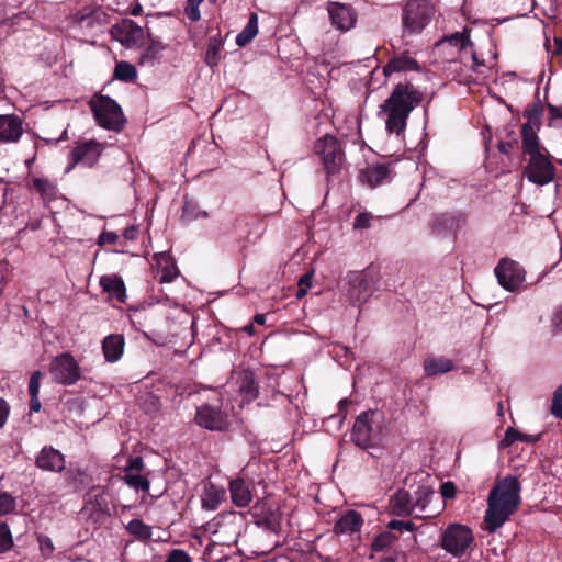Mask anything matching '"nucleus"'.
Here are the masks:
<instances>
[{"label":"nucleus","instance_id":"obj_34","mask_svg":"<svg viewBox=\"0 0 562 562\" xmlns=\"http://www.w3.org/2000/svg\"><path fill=\"white\" fill-rule=\"evenodd\" d=\"M33 188L42 195L45 201L53 200L57 194L55 183L44 178L33 179Z\"/></svg>","mask_w":562,"mask_h":562},{"label":"nucleus","instance_id":"obj_8","mask_svg":"<svg viewBox=\"0 0 562 562\" xmlns=\"http://www.w3.org/2000/svg\"><path fill=\"white\" fill-rule=\"evenodd\" d=\"M53 381L61 385H74L81 379V368L69 352L54 357L48 368Z\"/></svg>","mask_w":562,"mask_h":562},{"label":"nucleus","instance_id":"obj_55","mask_svg":"<svg viewBox=\"0 0 562 562\" xmlns=\"http://www.w3.org/2000/svg\"><path fill=\"white\" fill-rule=\"evenodd\" d=\"M513 148H514V143H512V142H501L498 144V149L503 154H509Z\"/></svg>","mask_w":562,"mask_h":562},{"label":"nucleus","instance_id":"obj_58","mask_svg":"<svg viewBox=\"0 0 562 562\" xmlns=\"http://www.w3.org/2000/svg\"><path fill=\"white\" fill-rule=\"evenodd\" d=\"M254 321L258 325H263L266 322V316L263 314H256Z\"/></svg>","mask_w":562,"mask_h":562},{"label":"nucleus","instance_id":"obj_20","mask_svg":"<svg viewBox=\"0 0 562 562\" xmlns=\"http://www.w3.org/2000/svg\"><path fill=\"white\" fill-rule=\"evenodd\" d=\"M362 525L363 518L361 514L353 509H348L336 521L334 532L336 535H352L359 532Z\"/></svg>","mask_w":562,"mask_h":562},{"label":"nucleus","instance_id":"obj_28","mask_svg":"<svg viewBox=\"0 0 562 562\" xmlns=\"http://www.w3.org/2000/svg\"><path fill=\"white\" fill-rule=\"evenodd\" d=\"M454 369L452 360L445 357H428L424 361L426 376H436L445 374Z\"/></svg>","mask_w":562,"mask_h":562},{"label":"nucleus","instance_id":"obj_52","mask_svg":"<svg viewBox=\"0 0 562 562\" xmlns=\"http://www.w3.org/2000/svg\"><path fill=\"white\" fill-rule=\"evenodd\" d=\"M117 239V236L113 232H104L99 236V244H114Z\"/></svg>","mask_w":562,"mask_h":562},{"label":"nucleus","instance_id":"obj_19","mask_svg":"<svg viewBox=\"0 0 562 562\" xmlns=\"http://www.w3.org/2000/svg\"><path fill=\"white\" fill-rule=\"evenodd\" d=\"M114 34L119 41L127 45H137L144 41L145 34L140 26L132 20H124L114 27Z\"/></svg>","mask_w":562,"mask_h":562},{"label":"nucleus","instance_id":"obj_7","mask_svg":"<svg viewBox=\"0 0 562 562\" xmlns=\"http://www.w3.org/2000/svg\"><path fill=\"white\" fill-rule=\"evenodd\" d=\"M473 543V531L461 524L449 525L441 536V548L454 558L465 555L472 549Z\"/></svg>","mask_w":562,"mask_h":562},{"label":"nucleus","instance_id":"obj_6","mask_svg":"<svg viewBox=\"0 0 562 562\" xmlns=\"http://www.w3.org/2000/svg\"><path fill=\"white\" fill-rule=\"evenodd\" d=\"M95 122L103 128L119 131L125 123L121 106L108 95H94L89 101Z\"/></svg>","mask_w":562,"mask_h":562},{"label":"nucleus","instance_id":"obj_60","mask_svg":"<svg viewBox=\"0 0 562 562\" xmlns=\"http://www.w3.org/2000/svg\"><path fill=\"white\" fill-rule=\"evenodd\" d=\"M307 288L305 286H299V291L296 293V297L301 299L302 296H304L307 292Z\"/></svg>","mask_w":562,"mask_h":562},{"label":"nucleus","instance_id":"obj_57","mask_svg":"<svg viewBox=\"0 0 562 562\" xmlns=\"http://www.w3.org/2000/svg\"><path fill=\"white\" fill-rule=\"evenodd\" d=\"M41 409V402L38 396L31 397L30 402V411L31 412H38Z\"/></svg>","mask_w":562,"mask_h":562},{"label":"nucleus","instance_id":"obj_62","mask_svg":"<svg viewBox=\"0 0 562 562\" xmlns=\"http://www.w3.org/2000/svg\"><path fill=\"white\" fill-rule=\"evenodd\" d=\"M558 53L562 54V41H555Z\"/></svg>","mask_w":562,"mask_h":562},{"label":"nucleus","instance_id":"obj_54","mask_svg":"<svg viewBox=\"0 0 562 562\" xmlns=\"http://www.w3.org/2000/svg\"><path fill=\"white\" fill-rule=\"evenodd\" d=\"M548 110L551 119H562V106L549 104Z\"/></svg>","mask_w":562,"mask_h":562},{"label":"nucleus","instance_id":"obj_47","mask_svg":"<svg viewBox=\"0 0 562 562\" xmlns=\"http://www.w3.org/2000/svg\"><path fill=\"white\" fill-rule=\"evenodd\" d=\"M389 528L393 530H406V531H413L415 528V525L412 521H403V520H391L389 522Z\"/></svg>","mask_w":562,"mask_h":562},{"label":"nucleus","instance_id":"obj_26","mask_svg":"<svg viewBox=\"0 0 562 562\" xmlns=\"http://www.w3.org/2000/svg\"><path fill=\"white\" fill-rule=\"evenodd\" d=\"M225 498V490L212 483L204 485L201 495L202 507L206 510H215Z\"/></svg>","mask_w":562,"mask_h":562},{"label":"nucleus","instance_id":"obj_50","mask_svg":"<svg viewBox=\"0 0 562 562\" xmlns=\"http://www.w3.org/2000/svg\"><path fill=\"white\" fill-rule=\"evenodd\" d=\"M40 548L45 555H50L54 551V546L48 537L40 538Z\"/></svg>","mask_w":562,"mask_h":562},{"label":"nucleus","instance_id":"obj_21","mask_svg":"<svg viewBox=\"0 0 562 562\" xmlns=\"http://www.w3.org/2000/svg\"><path fill=\"white\" fill-rule=\"evenodd\" d=\"M157 268V277L160 283L172 282L179 274V270L173 259L166 252H159L154 256Z\"/></svg>","mask_w":562,"mask_h":562},{"label":"nucleus","instance_id":"obj_25","mask_svg":"<svg viewBox=\"0 0 562 562\" xmlns=\"http://www.w3.org/2000/svg\"><path fill=\"white\" fill-rule=\"evenodd\" d=\"M419 66L416 59L407 54H400L392 57L384 67V74L389 76L397 71H413L418 70Z\"/></svg>","mask_w":562,"mask_h":562},{"label":"nucleus","instance_id":"obj_23","mask_svg":"<svg viewBox=\"0 0 562 562\" xmlns=\"http://www.w3.org/2000/svg\"><path fill=\"white\" fill-rule=\"evenodd\" d=\"M257 525L263 529L279 533L282 528V513L276 508L261 509L260 513H256Z\"/></svg>","mask_w":562,"mask_h":562},{"label":"nucleus","instance_id":"obj_2","mask_svg":"<svg viewBox=\"0 0 562 562\" xmlns=\"http://www.w3.org/2000/svg\"><path fill=\"white\" fill-rule=\"evenodd\" d=\"M522 151L528 161L524 168V176L537 186H546L555 177V167L550 155L529 123L522 125Z\"/></svg>","mask_w":562,"mask_h":562},{"label":"nucleus","instance_id":"obj_18","mask_svg":"<svg viewBox=\"0 0 562 562\" xmlns=\"http://www.w3.org/2000/svg\"><path fill=\"white\" fill-rule=\"evenodd\" d=\"M23 134L22 120L14 114L0 115V143H15Z\"/></svg>","mask_w":562,"mask_h":562},{"label":"nucleus","instance_id":"obj_17","mask_svg":"<svg viewBox=\"0 0 562 562\" xmlns=\"http://www.w3.org/2000/svg\"><path fill=\"white\" fill-rule=\"evenodd\" d=\"M362 183L375 188L392 179L391 165L376 164L362 169L359 175Z\"/></svg>","mask_w":562,"mask_h":562},{"label":"nucleus","instance_id":"obj_22","mask_svg":"<svg viewBox=\"0 0 562 562\" xmlns=\"http://www.w3.org/2000/svg\"><path fill=\"white\" fill-rule=\"evenodd\" d=\"M445 43H448L449 45L457 47L459 52L463 55H465L468 53V48H470L469 53L473 61V69L477 70V66L480 64L477 61L475 54L472 52V43L470 41V34L467 30H464L461 33L457 32L449 36H446L438 44L440 45Z\"/></svg>","mask_w":562,"mask_h":562},{"label":"nucleus","instance_id":"obj_56","mask_svg":"<svg viewBox=\"0 0 562 562\" xmlns=\"http://www.w3.org/2000/svg\"><path fill=\"white\" fill-rule=\"evenodd\" d=\"M123 235L126 239H134L137 235V229L134 226L127 227L124 229Z\"/></svg>","mask_w":562,"mask_h":562},{"label":"nucleus","instance_id":"obj_59","mask_svg":"<svg viewBox=\"0 0 562 562\" xmlns=\"http://www.w3.org/2000/svg\"><path fill=\"white\" fill-rule=\"evenodd\" d=\"M244 331L247 333L248 335H254L255 334L254 325H251V324L246 325L244 327Z\"/></svg>","mask_w":562,"mask_h":562},{"label":"nucleus","instance_id":"obj_35","mask_svg":"<svg viewBox=\"0 0 562 562\" xmlns=\"http://www.w3.org/2000/svg\"><path fill=\"white\" fill-rule=\"evenodd\" d=\"M137 77L136 68L127 61H119L115 65L114 78L121 81L130 82Z\"/></svg>","mask_w":562,"mask_h":562},{"label":"nucleus","instance_id":"obj_15","mask_svg":"<svg viewBox=\"0 0 562 562\" xmlns=\"http://www.w3.org/2000/svg\"><path fill=\"white\" fill-rule=\"evenodd\" d=\"M65 463V456L52 446L43 447L35 459L38 469L49 472H61Z\"/></svg>","mask_w":562,"mask_h":562},{"label":"nucleus","instance_id":"obj_4","mask_svg":"<svg viewBox=\"0 0 562 562\" xmlns=\"http://www.w3.org/2000/svg\"><path fill=\"white\" fill-rule=\"evenodd\" d=\"M434 491L427 485H419L412 494L405 490H398L390 499V507L396 516H411L417 518H431L436 513L430 510L429 504Z\"/></svg>","mask_w":562,"mask_h":562},{"label":"nucleus","instance_id":"obj_30","mask_svg":"<svg viewBox=\"0 0 562 562\" xmlns=\"http://www.w3.org/2000/svg\"><path fill=\"white\" fill-rule=\"evenodd\" d=\"M166 46L157 40H150L145 50L140 54L139 64L142 66H154L161 57Z\"/></svg>","mask_w":562,"mask_h":562},{"label":"nucleus","instance_id":"obj_63","mask_svg":"<svg viewBox=\"0 0 562 562\" xmlns=\"http://www.w3.org/2000/svg\"><path fill=\"white\" fill-rule=\"evenodd\" d=\"M139 12H140V7H136L133 9L132 14L137 15V14H139Z\"/></svg>","mask_w":562,"mask_h":562},{"label":"nucleus","instance_id":"obj_48","mask_svg":"<svg viewBox=\"0 0 562 562\" xmlns=\"http://www.w3.org/2000/svg\"><path fill=\"white\" fill-rule=\"evenodd\" d=\"M551 326L554 331L562 330V306H558L551 316Z\"/></svg>","mask_w":562,"mask_h":562},{"label":"nucleus","instance_id":"obj_24","mask_svg":"<svg viewBox=\"0 0 562 562\" xmlns=\"http://www.w3.org/2000/svg\"><path fill=\"white\" fill-rule=\"evenodd\" d=\"M102 350L109 362L117 361L124 350V337L122 335H109L103 339Z\"/></svg>","mask_w":562,"mask_h":562},{"label":"nucleus","instance_id":"obj_41","mask_svg":"<svg viewBox=\"0 0 562 562\" xmlns=\"http://www.w3.org/2000/svg\"><path fill=\"white\" fill-rule=\"evenodd\" d=\"M551 413L562 419V385L558 386L553 393Z\"/></svg>","mask_w":562,"mask_h":562},{"label":"nucleus","instance_id":"obj_51","mask_svg":"<svg viewBox=\"0 0 562 562\" xmlns=\"http://www.w3.org/2000/svg\"><path fill=\"white\" fill-rule=\"evenodd\" d=\"M9 413L10 406L3 398L0 397V428H2L7 423Z\"/></svg>","mask_w":562,"mask_h":562},{"label":"nucleus","instance_id":"obj_44","mask_svg":"<svg viewBox=\"0 0 562 562\" xmlns=\"http://www.w3.org/2000/svg\"><path fill=\"white\" fill-rule=\"evenodd\" d=\"M165 562H192V559L184 550L173 549L169 552Z\"/></svg>","mask_w":562,"mask_h":562},{"label":"nucleus","instance_id":"obj_36","mask_svg":"<svg viewBox=\"0 0 562 562\" xmlns=\"http://www.w3.org/2000/svg\"><path fill=\"white\" fill-rule=\"evenodd\" d=\"M221 49H222L221 41L217 40L216 37H211L209 41V44H207V48L205 52V58H204L205 63L210 67L217 66L220 58H221V56H220Z\"/></svg>","mask_w":562,"mask_h":562},{"label":"nucleus","instance_id":"obj_10","mask_svg":"<svg viewBox=\"0 0 562 562\" xmlns=\"http://www.w3.org/2000/svg\"><path fill=\"white\" fill-rule=\"evenodd\" d=\"M494 273L502 288L516 291L525 281L524 268L512 259H502L494 269Z\"/></svg>","mask_w":562,"mask_h":562},{"label":"nucleus","instance_id":"obj_53","mask_svg":"<svg viewBox=\"0 0 562 562\" xmlns=\"http://www.w3.org/2000/svg\"><path fill=\"white\" fill-rule=\"evenodd\" d=\"M312 272L304 273L299 280V286H305L307 289L312 285Z\"/></svg>","mask_w":562,"mask_h":562},{"label":"nucleus","instance_id":"obj_43","mask_svg":"<svg viewBox=\"0 0 562 562\" xmlns=\"http://www.w3.org/2000/svg\"><path fill=\"white\" fill-rule=\"evenodd\" d=\"M373 218L372 213L370 212H362L359 213L353 221V228L355 229H366L371 226V221Z\"/></svg>","mask_w":562,"mask_h":562},{"label":"nucleus","instance_id":"obj_38","mask_svg":"<svg viewBox=\"0 0 562 562\" xmlns=\"http://www.w3.org/2000/svg\"><path fill=\"white\" fill-rule=\"evenodd\" d=\"M350 285L352 288H359V292L356 294L357 301L364 300L369 295L368 294V280L363 276H361V274L356 276L350 281Z\"/></svg>","mask_w":562,"mask_h":562},{"label":"nucleus","instance_id":"obj_29","mask_svg":"<svg viewBox=\"0 0 562 562\" xmlns=\"http://www.w3.org/2000/svg\"><path fill=\"white\" fill-rule=\"evenodd\" d=\"M100 284L112 299L119 302H124L126 299V291L124 282L116 276H105L100 280Z\"/></svg>","mask_w":562,"mask_h":562},{"label":"nucleus","instance_id":"obj_46","mask_svg":"<svg viewBox=\"0 0 562 562\" xmlns=\"http://www.w3.org/2000/svg\"><path fill=\"white\" fill-rule=\"evenodd\" d=\"M42 373L41 371H35L32 373L29 382V392L31 397L38 396L40 393V383H41Z\"/></svg>","mask_w":562,"mask_h":562},{"label":"nucleus","instance_id":"obj_11","mask_svg":"<svg viewBox=\"0 0 562 562\" xmlns=\"http://www.w3.org/2000/svg\"><path fill=\"white\" fill-rule=\"evenodd\" d=\"M328 173L336 172L342 164V151L336 137L325 135L314 146Z\"/></svg>","mask_w":562,"mask_h":562},{"label":"nucleus","instance_id":"obj_14","mask_svg":"<svg viewBox=\"0 0 562 562\" xmlns=\"http://www.w3.org/2000/svg\"><path fill=\"white\" fill-rule=\"evenodd\" d=\"M144 467L143 459L136 457L128 460L124 468L123 481L136 491L147 492L149 490V481L142 474Z\"/></svg>","mask_w":562,"mask_h":562},{"label":"nucleus","instance_id":"obj_64","mask_svg":"<svg viewBox=\"0 0 562 562\" xmlns=\"http://www.w3.org/2000/svg\"><path fill=\"white\" fill-rule=\"evenodd\" d=\"M254 391V387L251 386V383H249L248 387H247V392L248 393H252Z\"/></svg>","mask_w":562,"mask_h":562},{"label":"nucleus","instance_id":"obj_61","mask_svg":"<svg viewBox=\"0 0 562 562\" xmlns=\"http://www.w3.org/2000/svg\"><path fill=\"white\" fill-rule=\"evenodd\" d=\"M349 404V401L347 398H342L339 401V409L340 412L345 409V407Z\"/></svg>","mask_w":562,"mask_h":562},{"label":"nucleus","instance_id":"obj_37","mask_svg":"<svg viewBox=\"0 0 562 562\" xmlns=\"http://www.w3.org/2000/svg\"><path fill=\"white\" fill-rule=\"evenodd\" d=\"M13 544L14 541L9 526L0 521V554L10 551Z\"/></svg>","mask_w":562,"mask_h":562},{"label":"nucleus","instance_id":"obj_49","mask_svg":"<svg viewBox=\"0 0 562 562\" xmlns=\"http://www.w3.org/2000/svg\"><path fill=\"white\" fill-rule=\"evenodd\" d=\"M456 485L454 483L448 481L441 484L440 493L443 498H453L456 496Z\"/></svg>","mask_w":562,"mask_h":562},{"label":"nucleus","instance_id":"obj_9","mask_svg":"<svg viewBox=\"0 0 562 562\" xmlns=\"http://www.w3.org/2000/svg\"><path fill=\"white\" fill-rule=\"evenodd\" d=\"M378 417L374 411L363 412L357 417L351 438L358 447L367 449L375 443L380 434Z\"/></svg>","mask_w":562,"mask_h":562},{"label":"nucleus","instance_id":"obj_33","mask_svg":"<svg viewBox=\"0 0 562 562\" xmlns=\"http://www.w3.org/2000/svg\"><path fill=\"white\" fill-rule=\"evenodd\" d=\"M126 529L137 540L146 541L151 538V527L140 519H132L127 524Z\"/></svg>","mask_w":562,"mask_h":562},{"label":"nucleus","instance_id":"obj_45","mask_svg":"<svg viewBox=\"0 0 562 562\" xmlns=\"http://www.w3.org/2000/svg\"><path fill=\"white\" fill-rule=\"evenodd\" d=\"M392 542V536L387 532L379 535L372 542L373 551H382Z\"/></svg>","mask_w":562,"mask_h":562},{"label":"nucleus","instance_id":"obj_1","mask_svg":"<svg viewBox=\"0 0 562 562\" xmlns=\"http://www.w3.org/2000/svg\"><path fill=\"white\" fill-rule=\"evenodd\" d=\"M521 485L514 475L497 480L487 497V508L484 515L485 529L495 532L518 509Z\"/></svg>","mask_w":562,"mask_h":562},{"label":"nucleus","instance_id":"obj_31","mask_svg":"<svg viewBox=\"0 0 562 562\" xmlns=\"http://www.w3.org/2000/svg\"><path fill=\"white\" fill-rule=\"evenodd\" d=\"M258 34V15L251 12L246 26L236 36V44L239 47H244L249 44Z\"/></svg>","mask_w":562,"mask_h":562},{"label":"nucleus","instance_id":"obj_5","mask_svg":"<svg viewBox=\"0 0 562 562\" xmlns=\"http://www.w3.org/2000/svg\"><path fill=\"white\" fill-rule=\"evenodd\" d=\"M435 14V5L429 0H407L402 8L404 35L422 33Z\"/></svg>","mask_w":562,"mask_h":562},{"label":"nucleus","instance_id":"obj_12","mask_svg":"<svg viewBox=\"0 0 562 562\" xmlns=\"http://www.w3.org/2000/svg\"><path fill=\"white\" fill-rule=\"evenodd\" d=\"M327 11L333 27L340 32L351 30L357 22V13L350 4L329 2Z\"/></svg>","mask_w":562,"mask_h":562},{"label":"nucleus","instance_id":"obj_32","mask_svg":"<svg viewBox=\"0 0 562 562\" xmlns=\"http://www.w3.org/2000/svg\"><path fill=\"white\" fill-rule=\"evenodd\" d=\"M540 439V435H525L513 427H508L505 431V437L502 440L504 447H508L516 441H524L535 443Z\"/></svg>","mask_w":562,"mask_h":562},{"label":"nucleus","instance_id":"obj_42","mask_svg":"<svg viewBox=\"0 0 562 562\" xmlns=\"http://www.w3.org/2000/svg\"><path fill=\"white\" fill-rule=\"evenodd\" d=\"M182 217L187 221H193L200 217H207V213L205 211L195 212V205L187 202L183 206Z\"/></svg>","mask_w":562,"mask_h":562},{"label":"nucleus","instance_id":"obj_13","mask_svg":"<svg viewBox=\"0 0 562 562\" xmlns=\"http://www.w3.org/2000/svg\"><path fill=\"white\" fill-rule=\"evenodd\" d=\"M195 422L199 426L212 431H221L228 426L227 415L209 404H204L196 409Z\"/></svg>","mask_w":562,"mask_h":562},{"label":"nucleus","instance_id":"obj_40","mask_svg":"<svg viewBox=\"0 0 562 562\" xmlns=\"http://www.w3.org/2000/svg\"><path fill=\"white\" fill-rule=\"evenodd\" d=\"M203 2V0H187V5L184 9L186 15L192 22H196L200 20L201 14L199 10V5Z\"/></svg>","mask_w":562,"mask_h":562},{"label":"nucleus","instance_id":"obj_16","mask_svg":"<svg viewBox=\"0 0 562 562\" xmlns=\"http://www.w3.org/2000/svg\"><path fill=\"white\" fill-rule=\"evenodd\" d=\"M102 145L95 140H88L76 146L71 156L75 164H83L87 167H92L99 159L102 153Z\"/></svg>","mask_w":562,"mask_h":562},{"label":"nucleus","instance_id":"obj_3","mask_svg":"<svg viewBox=\"0 0 562 562\" xmlns=\"http://www.w3.org/2000/svg\"><path fill=\"white\" fill-rule=\"evenodd\" d=\"M422 101V94L408 83H398L381 105L385 114V128L400 135L406 127L411 112Z\"/></svg>","mask_w":562,"mask_h":562},{"label":"nucleus","instance_id":"obj_27","mask_svg":"<svg viewBox=\"0 0 562 562\" xmlns=\"http://www.w3.org/2000/svg\"><path fill=\"white\" fill-rule=\"evenodd\" d=\"M232 502L237 507H246L252 499L248 485L241 479L233 480L229 484Z\"/></svg>","mask_w":562,"mask_h":562},{"label":"nucleus","instance_id":"obj_39","mask_svg":"<svg viewBox=\"0 0 562 562\" xmlns=\"http://www.w3.org/2000/svg\"><path fill=\"white\" fill-rule=\"evenodd\" d=\"M15 506V499L9 493L0 491V515L12 513Z\"/></svg>","mask_w":562,"mask_h":562}]
</instances>
